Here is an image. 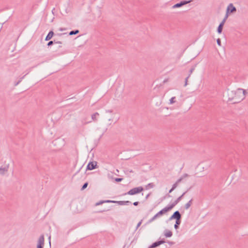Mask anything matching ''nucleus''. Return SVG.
Listing matches in <instances>:
<instances>
[{
  "label": "nucleus",
  "mask_w": 248,
  "mask_h": 248,
  "mask_svg": "<svg viewBox=\"0 0 248 248\" xmlns=\"http://www.w3.org/2000/svg\"><path fill=\"white\" fill-rule=\"evenodd\" d=\"M122 180H123V179L122 178H117L115 179V181H117V182H120Z\"/></svg>",
  "instance_id": "24"
},
{
  "label": "nucleus",
  "mask_w": 248,
  "mask_h": 248,
  "mask_svg": "<svg viewBox=\"0 0 248 248\" xmlns=\"http://www.w3.org/2000/svg\"><path fill=\"white\" fill-rule=\"evenodd\" d=\"M170 218L171 219L175 218V219H176V220H180L181 215L178 211H176L175 212H174V213L173 214V215Z\"/></svg>",
  "instance_id": "7"
},
{
  "label": "nucleus",
  "mask_w": 248,
  "mask_h": 248,
  "mask_svg": "<svg viewBox=\"0 0 248 248\" xmlns=\"http://www.w3.org/2000/svg\"><path fill=\"white\" fill-rule=\"evenodd\" d=\"M153 186H154L153 184L151 183V184H149L147 186H149L150 187H152Z\"/></svg>",
  "instance_id": "27"
},
{
  "label": "nucleus",
  "mask_w": 248,
  "mask_h": 248,
  "mask_svg": "<svg viewBox=\"0 0 248 248\" xmlns=\"http://www.w3.org/2000/svg\"><path fill=\"white\" fill-rule=\"evenodd\" d=\"M44 246V236L42 235L40 236L38 241L37 248H43Z\"/></svg>",
  "instance_id": "4"
},
{
  "label": "nucleus",
  "mask_w": 248,
  "mask_h": 248,
  "mask_svg": "<svg viewBox=\"0 0 248 248\" xmlns=\"http://www.w3.org/2000/svg\"><path fill=\"white\" fill-rule=\"evenodd\" d=\"M98 115H99V114L97 112H96V113H94L92 115V119L93 121H96L97 120V117Z\"/></svg>",
  "instance_id": "14"
},
{
  "label": "nucleus",
  "mask_w": 248,
  "mask_h": 248,
  "mask_svg": "<svg viewBox=\"0 0 248 248\" xmlns=\"http://www.w3.org/2000/svg\"><path fill=\"white\" fill-rule=\"evenodd\" d=\"M245 91L243 89H239L235 92L233 99L235 102H239L245 98Z\"/></svg>",
  "instance_id": "2"
},
{
  "label": "nucleus",
  "mask_w": 248,
  "mask_h": 248,
  "mask_svg": "<svg viewBox=\"0 0 248 248\" xmlns=\"http://www.w3.org/2000/svg\"><path fill=\"white\" fill-rule=\"evenodd\" d=\"M181 179H179L174 184H173L172 188L170 190L169 192H171L177 186L178 184L181 181Z\"/></svg>",
  "instance_id": "13"
},
{
  "label": "nucleus",
  "mask_w": 248,
  "mask_h": 248,
  "mask_svg": "<svg viewBox=\"0 0 248 248\" xmlns=\"http://www.w3.org/2000/svg\"><path fill=\"white\" fill-rule=\"evenodd\" d=\"M53 44V41H50V42H48V43L47 45H48V46H51V45H52Z\"/></svg>",
  "instance_id": "26"
},
{
  "label": "nucleus",
  "mask_w": 248,
  "mask_h": 248,
  "mask_svg": "<svg viewBox=\"0 0 248 248\" xmlns=\"http://www.w3.org/2000/svg\"><path fill=\"white\" fill-rule=\"evenodd\" d=\"M183 195L179 197L176 200H175L172 204L170 205L165 207L161 211L158 212L156 214H155L151 219V221L154 220L157 217H160L161 216L166 214L168 212L171 210L173 207H174L181 200Z\"/></svg>",
  "instance_id": "1"
},
{
  "label": "nucleus",
  "mask_w": 248,
  "mask_h": 248,
  "mask_svg": "<svg viewBox=\"0 0 248 248\" xmlns=\"http://www.w3.org/2000/svg\"><path fill=\"white\" fill-rule=\"evenodd\" d=\"M217 43L219 46H221V41L220 39L217 40Z\"/></svg>",
  "instance_id": "25"
},
{
  "label": "nucleus",
  "mask_w": 248,
  "mask_h": 248,
  "mask_svg": "<svg viewBox=\"0 0 248 248\" xmlns=\"http://www.w3.org/2000/svg\"><path fill=\"white\" fill-rule=\"evenodd\" d=\"M79 32V31L78 30H76V31H71L69 33V35H73V34H77Z\"/></svg>",
  "instance_id": "18"
},
{
  "label": "nucleus",
  "mask_w": 248,
  "mask_h": 248,
  "mask_svg": "<svg viewBox=\"0 0 248 248\" xmlns=\"http://www.w3.org/2000/svg\"><path fill=\"white\" fill-rule=\"evenodd\" d=\"M140 222L139 223L138 226H140Z\"/></svg>",
  "instance_id": "29"
},
{
  "label": "nucleus",
  "mask_w": 248,
  "mask_h": 248,
  "mask_svg": "<svg viewBox=\"0 0 248 248\" xmlns=\"http://www.w3.org/2000/svg\"><path fill=\"white\" fill-rule=\"evenodd\" d=\"M236 11V8L233 6L232 4H230L227 8L228 13H233Z\"/></svg>",
  "instance_id": "8"
},
{
  "label": "nucleus",
  "mask_w": 248,
  "mask_h": 248,
  "mask_svg": "<svg viewBox=\"0 0 248 248\" xmlns=\"http://www.w3.org/2000/svg\"><path fill=\"white\" fill-rule=\"evenodd\" d=\"M164 242L163 241H159L153 243L150 247V248H155L157 246L163 244Z\"/></svg>",
  "instance_id": "9"
},
{
  "label": "nucleus",
  "mask_w": 248,
  "mask_h": 248,
  "mask_svg": "<svg viewBox=\"0 0 248 248\" xmlns=\"http://www.w3.org/2000/svg\"><path fill=\"white\" fill-rule=\"evenodd\" d=\"M187 2H187V1H183V2H181V3H177L173 6V7L174 8L180 7L181 6L186 4Z\"/></svg>",
  "instance_id": "12"
},
{
  "label": "nucleus",
  "mask_w": 248,
  "mask_h": 248,
  "mask_svg": "<svg viewBox=\"0 0 248 248\" xmlns=\"http://www.w3.org/2000/svg\"><path fill=\"white\" fill-rule=\"evenodd\" d=\"M223 27V26L219 24V25L218 27V29H217V31L219 33H220L222 32Z\"/></svg>",
  "instance_id": "15"
},
{
  "label": "nucleus",
  "mask_w": 248,
  "mask_h": 248,
  "mask_svg": "<svg viewBox=\"0 0 248 248\" xmlns=\"http://www.w3.org/2000/svg\"><path fill=\"white\" fill-rule=\"evenodd\" d=\"M7 171V168H4V169H0V173L1 174L4 173L5 172H6Z\"/></svg>",
  "instance_id": "19"
},
{
  "label": "nucleus",
  "mask_w": 248,
  "mask_h": 248,
  "mask_svg": "<svg viewBox=\"0 0 248 248\" xmlns=\"http://www.w3.org/2000/svg\"><path fill=\"white\" fill-rule=\"evenodd\" d=\"M143 190V188L142 186H139L137 187L133 188L130 189L129 191L127 192V193H125V195L128 194L130 195H133L136 194L140 193Z\"/></svg>",
  "instance_id": "3"
},
{
  "label": "nucleus",
  "mask_w": 248,
  "mask_h": 248,
  "mask_svg": "<svg viewBox=\"0 0 248 248\" xmlns=\"http://www.w3.org/2000/svg\"><path fill=\"white\" fill-rule=\"evenodd\" d=\"M164 235L167 237H170L172 236V233L170 231L166 230L164 232Z\"/></svg>",
  "instance_id": "11"
},
{
  "label": "nucleus",
  "mask_w": 248,
  "mask_h": 248,
  "mask_svg": "<svg viewBox=\"0 0 248 248\" xmlns=\"http://www.w3.org/2000/svg\"><path fill=\"white\" fill-rule=\"evenodd\" d=\"M175 97H172L170 99V104H173V103L175 102Z\"/></svg>",
  "instance_id": "22"
},
{
  "label": "nucleus",
  "mask_w": 248,
  "mask_h": 248,
  "mask_svg": "<svg viewBox=\"0 0 248 248\" xmlns=\"http://www.w3.org/2000/svg\"><path fill=\"white\" fill-rule=\"evenodd\" d=\"M187 81V79H186V81ZM187 84V83L186 82V85Z\"/></svg>",
  "instance_id": "30"
},
{
  "label": "nucleus",
  "mask_w": 248,
  "mask_h": 248,
  "mask_svg": "<svg viewBox=\"0 0 248 248\" xmlns=\"http://www.w3.org/2000/svg\"><path fill=\"white\" fill-rule=\"evenodd\" d=\"M192 204V200L189 201L186 205L185 207L186 209H188Z\"/></svg>",
  "instance_id": "16"
},
{
  "label": "nucleus",
  "mask_w": 248,
  "mask_h": 248,
  "mask_svg": "<svg viewBox=\"0 0 248 248\" xmlns=\"http://www.w3.org/2000/svg\"><path fill=\"white\" fill-rule=\"evenodd\" d=\"M228 18V15L227 14L226 15L225 17L224 18V19L223 20V21L220 23V25H222V26H224V23L227 19V18Z\"/></svg>",
  "instance_id": "20"
},
{
  "label": "nucleus",
  "mask_w": 248,
  "mask_h": 248,
  "mask_svg": "<svg viewBox=\"0 0 248 248\" xmlns=\"http://www.w3.org/2000/svg\"><path fill=\"white\" fill-rule=\"evenodd\" d=\"M97 162L96 161L90 162L87 167V169L89 170H92L96 168Z\"/></svg>",
  "instance_id": "5"
},
{
  "label": "nucleus",
  "mask_w": 248,
  "mask_h": 248,
  "mask_svg": "<svg viewBox=\"0 0 248 248\" xmlns=\"http://www.w3.org/2000/svg\"><path fill=\"white\" fill-rule=\"evenodd\" d=\"M105 202H107V201H100V202H97V203H95V205L97 206V205H100V204H102L103 203H105Z\"/></svg>",
  "instance_id": "21"
},
{
  "label": "nucleus",
  "mask_w": 248,
  "mask_h": 248,
  "mask_svg": "<svg viewBox=\"0 0 248 248\" xmlns=\"http://www.w3.org/2000/svg\"><path fill=\"white\" fill-rule=\"evenodd\" d=\"M181 221L180 220H176V224L174 225V228L177 229L178 228V225L180 224Z\"/></svg>",
  "instance_id": "17"
},
{
  "label": "nucleus",
  "mask_w": 248,
  "mask_h": 248,
  "mask_svg": "<svg viewBox=\"0 0 248 248\" xmlns=\"http://www.w3.org/2000/svg\"><path fill=\"white\" fill-rule=\"evenodd\" d=\"M133 204H134L135 206H137V205L139 204V202H134L133 203Z\"/></svg>",
  "instance_id": "28"
},
{
  "label": "nucleus",
  "mask_w": 248,
  "mask_h": 248,
  "mask_svg": "<svg viewBox=\"0 0 248 248\" xmlns=\"http://www.w3.org/2000/svg\"><path fill=\"white\" fill-rule=\"evenodd\" d=\"M87 186H88V183H85L82 187V189L83 190L85 188H86L87 187Z\"/></svg>",
  "instance_id": "23"
},
{
  "label": "nucleus",
  "mask_w": 248,
  "mask_h": 248,
  "mask_svg": "<svg viewBox=\"0 0 248 248\" xmlns=\"http://www.w3.org/2000/svg\"><path fill=\"white\" fill-rule=\"evenodd\" d=\"M107 202H113V203H118L120 205H125L127 204L128 203H130L129 201H109L108 200L107 201Z\"/></svg>",
  "instance_id": "6"
},
{
  "label": "nucleus",
  "mask_w": 248,
  "mask_h": 248,
  "mask_svg": "<svg viewBox=\"0 0 248 248\" xmlns=\"http://www.w3.org/2000/svg\"><path fill=\"white\" fill-rule=\"evenodd\" d=\"M54 34V33L52 31H50L48 34H47V35L46 36V40H50L52 37H53V35Z\"/></svg>",
  "instance_id": "10"
}]
</instances>
